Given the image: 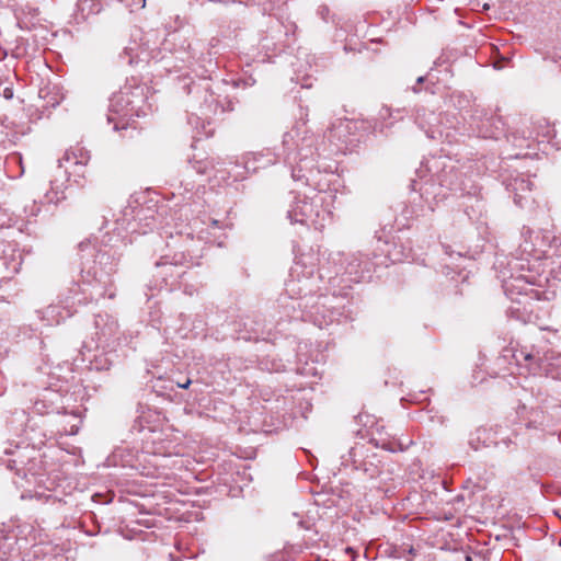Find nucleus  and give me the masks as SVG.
I'll use <instances>...</instances> for the list:
<instances>
[{
	"label": "nucleus",
	"mask_w": 561,
	"mask_h": 561,
	"mask_svg": "<svg viewBox=\"0 0 561 561\" xmlns=\"http://www.w3.org/2000/svg\"><path fill=\"white\" fill-rule=\"evenodd\" d=\"M134 4L138 5L140 9H144L146 5V0H134Z\"/></svg>",
	"instance_id": "f257e3e1"
},
{
	"label": "nucleus",
	"mask_w": 561,
	"mask_h": 561,
	"mask_svg": "<svg viewBox=\"0 0 561 561\" xmlns=\"http://www.w3.org/2000/svg\"><path fill=\"white\" fill-rule=\"evenodd\" d=\"M190 385H191V380H190V379H187V380H186L185 382H183V383H178V386H179L180 388H183V389H187V388L190 387Z\"/></svg>",
	"instance_id": "f03ea898"
}]
</instances>
